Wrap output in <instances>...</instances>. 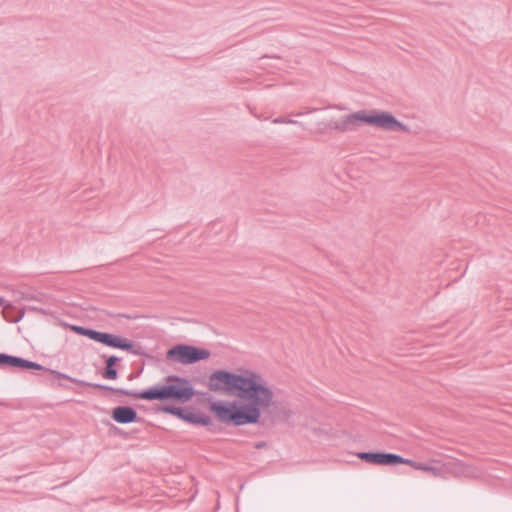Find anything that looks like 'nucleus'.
<instances>
[{"label":"nucleus","instance_id":"412c9836","mask_svg":"<svg viewBox=\"0 0 512 512\" xmlns=\"http://www.w3.org/2000/svg\"><path fill=\"white\" fill-rule=\"evenodd\" d=\"M410 434L416 438H424V436L421 433L418 432H410Z\"/></svg>","mask_w":512,"mask_h":512},{"label":"nucleus","instance_id":"4be33fe9","mask_svg":"<svg viewBox=\"0 0 512 512\" xmlns=\"http://www.w3.org/2000/svg\"><path fill=\"white\" fill-rule=\"evenodd\" d=\"M263 445H264L263 443H259V444H257V445H256V447L260 448V447H262Z\"/></svg>","mask_w":512,"mask_h":512},{"label":"nucleus","instance_id":"a211bd4d","mask_svg":"<svg viewBox=\"0 0 512 512\" xmlns=\"http://www.w3.org/2000/svg\"><path fill=\"white\" fill-rule=\"evenodd\" d=\"M273 123L280 124V123H288V124H294L295 121L289 119V118H276L273 120Z\"/></svg>","mask_w":512,"mask_h":512},{"label":"nucleus","instance_id":"6ab92c4d","mask_svg":"<svg viewBox=\"0 0 512 512\" xmlns=\"http://www.w3.org/2000/svg\"><path fill=\"white\" fill-rule=\"evenodd\" d=\"M290 418H274L273 420H270L265 426H271L275 425L277 422L281 421H287V424H290V421H288Z\"/></svg>","mask_w":512,"mask_h":512},{"label":"nucleus","instance_id":"9d476101","mask_svg":"<svg viewBox=\"0 0 512 512\" xmlns=\"http://www.w3.org/2000/svg\"><path fill=\"white\" fill-rule=\"evenodd\" d=\"M103 423L108 427V433L112 436H121L123 438H129L139 431L138 428H119L112 424L109 420L105 419L103 420Z\"/></svg>","mask_w":512,"mask_h":512},{"label":"nucleus","instance_id":"f257e3e1","mask_svg":"<svg viewBox=\"0 0 512 512\" xmlns=\"http://www.w3.org/2000/svg\"><path fill=\"white\" fill-rule=\"evenodd\" d=\"M205 385L212 393L237 396L235 400L211 401L209 411L216 416H259L277 406L272 389L252 369L213 370Z\"/></svg>","mask_w":512,"mask_h":512},{"label":"nucleus","instance_id":"7ed1b4c3","mask_svg":"<svg viewBox=\"0 0 512 512\" xmlns=\"http://www.w3.org/2000/svg\"><path fill=\"white\" fill-rule=\"evenodd\" d=\"M194 395L193 388L187 381L178 379L176 384L153 387L138 394L146 400L190 399Z\"/></svg>","mask_w":512,"mask_h":512},{"label":"nucleus","instance_id":"f8f14e48","mask_svg":"<svg viewBox=\"0 0 512 512\" xmlns=\"http://www.w3.org/2000/svg\"><path fill=\"white\" fill-rule=\"evenodd\" d=\"M380 453L381 451H362L356 452L354 455L364 462L379 465Z\"/></svg>","mask_w":512,"mask_h":512},{"label":"nucleus","instance_id":"9b49d317","mask_svg":"<svg viewBox=\"0 0 512 512\" xmlns=\"http://www.w3.org/2000/svg\"><path fill=\"white\" fill-rule=\"evenodd\" d=\"M403 457L392 452L381 451L379 465L381 466H397L402 464Z\"/></svg>","mask_w":512,"mask_h":512},{"label":"nucleus","instance_id":"39448f33","mask_svg":"<svg viewBox=\"0 0 512 512\" xmlns=\"http://www.w3.org/2000/svg\"><path fill=\"white\" fill-rule=\"evenodd\" d=\"M314 433L329 441L332 445H346L361 441L362 437L358 433H353L341 428H334L327 424L314 427Z\"/></svg>","mask_w":512,"mask_h":512},{"label":"nucleus","instance_id":"aec40b11","mask_svg":"<svg viewBox=\"0 0 512 512\" xmlns=\"http://www.w3.org/2000/svg\"><path fill=\"white\" fill-rule=\"evenodd\" d=\"M118 361V358L115 357V356H110L107 360H106V365L107 366H114L115 363Z\"/></svg>","mask_w":512,"mask_h":512},{"label":"nucleus","instance_id":"5701e85b","mask_svg":"<svg viewBox=\"0 0 512 512\" xmlns=\"http://www.w3.org/2000/svg\"><path fill=\"white\" fill-rule=\"evenodd\" d=\"M4 301L3 299L0 297V306L3 305Z\"/></svg>","mask_w":512,"mask_h":512},{"label":"nucleus","instance_id":"ddd939ff","mask_svg":"<svg viewBox=\"0 0 512 512\" xmlns=\"http://www.w3.org/2000/svg\"><path fill=\"white\" fill-rule=\"evenodd\" d=\"M115 422L121 425L139 424L142 425L144 418H112Z\"/></svg>","mask_w":512,"mask_h":512},{"label":"nucleus","instance_id":"0eeeda50","mask_svg":"<svg viewBox=\"0 0 512 512\" xmlns=\"http://www.w3.org/2000/svg\"><path fill=\"white\" fill-rule=\"evenodd\" d=\"M374 111H358L345 116L335 128L345 131L358 126L360 123L372 125Z\"/></svg>","mask_w":512,"mask_h":512},{"label":"nucleus","instance_id":"dca6fc26","mask_svg":"<svg viewBox=\"0 0 512 512\" xmlns=\"http://www.w3.org/2000/svg\"><path fill=\"white\" fill-rule=\"evenodd\" d=\"M117 375H118V373H117L116 369H114V366L106 365V370L103 374L104 378L114 380L117 378Z\"/></svg>","mask_w":512,"mask_h":512},{"label":"nucleus","instance_id":"2eb2a0df","mask_svg":"<svg viewBox=\"0 0 512 512\" xmlns=\"http://www.w3.org/2000/svg\"><path fill=\"white\" fill-rule=\"evenodd\" d=\"M417 470H423L426 472H430L434 475H439L440 469L438 467L426 464V463H420V465L417 466Z\"/></svg>","mask_w":512,"mask_h":512},{"label":"nucleus","instance_id":"6e6552de","mask_svg":"<svg viewBox=\"0 0 512 512\" xmlns=\"http://www.w3.org/2000/svg\"><path fill=\"white\" fill-rule=\"evenodd\" d=\"M372 125L389 131H406V126L387 112L374 111Z\"/></svg>","mask_w":512,"mask_h":512},{"label":"nucleus","instance_id":"1a4fd4ad","mask_svg":"<svg viewBox=\"0 0 512 512\" xmlns=\"http://www.w3.org/2000/svg\"><path fill=\"white\" fill-rule=\"evenodd\" d=\"M0 365H9L14 367H22L27 369H41L42 367L34 362H30L18 357L0 354Z\"/></svg>","mask_w":512,"mask_h":512},{"label":"nucleus","instance_id":"f3484780","mask_svg":"<svg viewBox=\"0 0 512 512\" xmlns=\"http://www.w3.org/2000/svg\"><path fill=\"white\" fill-rule=\"evenodd\" d=\"M420 463L421 462H417V461H414L412 459L404 458V457H403V461H402V464L409 465V466H411L412 468H414L416 470H417V466L420 465Z\"/></svg>","mask_w":512,"mask_h":512},{"label":"nucleus","instance_id":"20e7f679","mask_svg":"<svg viewBox=\"0 0 512 512\" xmlns=\"http://www.w3.org/2000/svg\"><path fill=\"white\" fill-rule=\"evenodd\" d=\"M72 329L80 335L86 336L96 342H99L103 345H106V346H109L112 348L126 350V351H130L133 348V343L130 340H128L127 338L118 336V335L104 333V332H98L95 330L86 329V328L79 327V326H74Z\"/></svg>","mask_w":512,"mask_h":512},{"label":"nucleus","instance_id":"f03ea898","mask_svg":"<svg viewBox=\"0 0 512 512\" xmlns=\"http://www.w3.org/2000/svg\"><path fill=\"white\" fill-rule=\"evenodd\" d=\"M194 427H205L211 433H221L229 427L255 425L264 427L274 418H179Z\"/></svg>","mask_w":512,"mask_h":512},{"label":"nucleus","instance_id":"423d86ee","mask_svg":"<svg viewBox=\"0 0 512 512\" xmlns=\"http://www.w3.org/2000/svg\"><path fill=\"white\" fill-rule=\"evenodd\" d=\"M167 357L182 364H191L208 359L210 352L194 346L178 345L167 352Z\"/></svg>","mask_w":512,"mask_h":512},{"label":"nucleus","instance_id":"4468645a","mask_svg":"<svg viewBox=\"0 0 512 512\" xmlns=\"http://www.w3.org/2000/svg\"><path fill=\"white\" fill-rule=\"evenodd\" d=\"M113 416H135V413L132 409L128 407H118L114 410Z\"/></svg>","mask_w":512,"mask_h":512}]
</instances>
